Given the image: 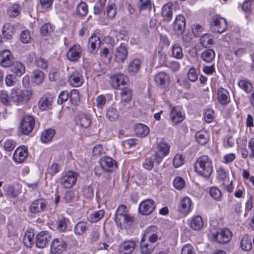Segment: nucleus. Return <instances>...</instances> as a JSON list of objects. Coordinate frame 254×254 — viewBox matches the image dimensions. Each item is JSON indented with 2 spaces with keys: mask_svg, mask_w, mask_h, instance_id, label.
<instances>
[{
  "mask_svg": "<svg viewBox=\"0 0 254 254\" xmlns=\"http://www.w3.org/2000/svg\"><path fill=\"white\" fill-rule=\"evenodd\" d=\"M104 215V211L100 210L95 212L90 215V220L92 222H96L103 217Z\"/></svg>",
  "mask_w": 254,
  "mask_h": 254,
  "instance_id": "bf43d9fd",
  "label": "nucleus"
},
{
  "mask_svg": "<svg viewBox=\"0 0 254 254\" xmlns=\"http://www.w3.org/2000/svg\"><path fill=\"white\" fill-rule=\"evenodd\" d=\"M107 14L109 17L113 18L116 14L115 5L114 3H111L107 7Z\"/></svg>",
  "mask_w": 254,
  "mask_h": 254,
  "instance_id": "680f3d73",
  "label": "nucleus"
},
{
  "mask_svg": "<svg viewBox=\"0 0 254 254\" xmlns=\"http://www.w3.org/2000/svg\"><path fill=\"white\" fill-rule=\"evenodd\" d=\"M239 87L246 93H249L252 91L253 86L249 81L241 80L239 81Z\"/></svg>",
  "mask_w": 254,
  "mask_h": 254,
  "instance_id": "de8ad7c7",
  "label": "nucleus"
},
{
  "mask_svg": "<svg viewBox=\"0 0 254 254\" xmlns=\"http://www.w3.org/2000/svg\"><path fill=\"white\" fill-rule=\"evenodd\" d=\"M76 181V178L74 173L72 171H69L63 175L60 180L61 185L64 188H70Z\"/></svg>",
  "mask_w": 254,
  "mask_h": 254,
  "instance_id": "f8f14e48",
  "label": "nucleus"
},
{
  "mask_svg": "<svg viewBox=\"0 0 254 254\" xmlns=\"http://www.w3.org/2000/svg\"><path fill=\"white\" fill-rule=\"evenodd\" d=\"M241 247L243 251H250L252 248L251 240L247 236L244 237L241 242Z\"/></svg>",
  "mask_w": 254,
  "mask_h": 254,
  "instance_id": "8fccbe9b",
  "label": "nucleus"
},
{
  "mask_svg": "<svg viewBox=\"0 0 254 254\" xmlns=\"http://www.w3.org/2000/svg\"><path fill=\"white\" fill-rule=\"evenodd\" d=\"M173 185L176 189L181 190L185 187V182L182 178L177 177L174 180Z\"/></svg>",
  "mask_w": 254,
  "mask_h": 254,
  "instance_id": "6e6d98bb",
  "label": "nucleus"
},
{
  "mask_svg": "<svg viewBox=\"0 0 254 254\" xmlns=\"http://www.w3.org/2000/svg\"><path fill=\"white\" fill-rule=\"evenodd\" d=\"M41 34L43 35H47L53 31V28L50 23H45L40 28Z\"/></svg>",
  "mask_w": 254,
  "mask_h": 254,
  "instance_id": "338daca9",
  "label": "nucleus"
},
{
  "mask_svg": "<svg viewBox=\"0 0 254 254\" xmlns=\"http://www.w3.org/2000/svg\"><path fill=\"white\" fill-rule=\"evenodd\" d=\"M76 12L80 16H85L88 12V7L86 3L81 1L76 6Z\"/></svg>",
  "mask_w": 254,
  "mask_h": 254,
  "instance_id": "49530a36",
  "label": "nucleus"
},
{
  "mask_svg": "<svg viewBox=\"0 0 254 254\" xmlns=\"http://www.w3.org/2000/svg\"><path fill=\"white\" fill-rule=\"evenodd\" d=\"M186 27V20L183 15H178L176 16L174 23V28L178 34H182L185 30Z\"/></svg>",
  "mask_w": 254,
  "mask_h": 254,
  "instance_id": "aec40b11",
  "label": "nucleus"
},
{
  "mask_svg": "<svg viewBox=\"0 0 254 254\" xmlns=\"http://www.w3.org/2000/svg\"><path fill=\"white\" fill-rule=\"evenodd\" d=\"M155 207L154 200L147 199L141 202L138 207V211L142 215H150L154 211Z\"/></svg>",
  "mask_w": 254,
  "mask_h": 254,
  "instance_id": "423d86ee",
  "label": "nucleus"
},
{
  "mask_svg": "<svg viewBox=\"0 0 254 254\" xmlns=\"http://www.w3.org/2000/svg\"><path fill=\"white\" fill-rule=\"evenodd\" d=\"M127 207L125 205H120L115 213V220L118 226L122 227V224L131 225L134 221V218L127 213Z\"/></svg>",
  "mask_w": 254,
  "mask_h": 254,
  "instance_id": "f03ea898",
  "label": "nucleus"
},
{
  "mask_svg": "<svg viewBox=\"0 0 254 254\" xmlns=\"http://www.w3.org/2000/svg\"><path fill=\"white\" fill-rule=\"evenodd\" d=\"M88 223L85 221H79L75 226L74 232L76 235H82L87 229Z\"/></svg>",
  "mask_w": 254,
  "mask_h": 254,
  "instance_id": "2f4dec72",
  "label": "nucleus"
},
{
  "mask_svg": "<svg viewBox=\"0 0 254 254\" xmlns=\"http://www.w3.org/2000/svg\"><path fill=\"white\" fill-rule=\"evenodd\" d=\"M212 239L219 244H225L229 242L232 237V232L228 229H220L212 233Z\"/></svg>",
  "mask_w": 254,
  "mask_h": 254,
  "instance_id": "20e7f679",
  "label": "nucleus"
},
{
  "mask_svg": "<svg viewBox=\"0 0 254 254\" xmlns=\"http://www.w3.org/2000/svg\"><path fill=\"white\" fill-rule=\"evenodd\" d=\"M101 41L100 38L93 34L89 39L88 50L93 54H95L100 47Z\"/></svg>",
  "mask_w": 254,
  "mask_h": 254,
  "instance_id": "6ab92c4d",
  "label": "nucleus"
},
{
  "mask_svg": "<svg viewBox=\"0 0 254 254\" xmlns=\"http://www.w3.org/2000/svg\"><path fill=\"white\" fill-rule=\"evenodd\" d=\"M20 6L17 4H14L7 10V14L9 17H15L17 16L20 11Z\"/></svg>",
  "mask_w": 254,
  "mask_h": 254,
  "instance_id": "603ef678",
  "label": "nucleus"
},
{
  "mask_svg": "<svg viewBox=\"0 0 254 254\" xmlns=\"http://www.w3.org/2000/svg\"><path fill=\"white\" fill-rule=\"evenodd\" d=\"M106 117L110 121H114L119 117V112L113 107L109 108L106 113Z\"/></svg>",
  "mask_w": 254,
  "mask_h": 254,
  "instance_id": "09e8293b",
  "label": "nucleus"
},
{
  "mask_svg": "<svg viewBox=\"0 0 254 254\" xmlns=\"http://www.w3.org/2000/svg\"><path fill=\"white\" fill-rule=\"evenodd\" d=\"M172 52L173 56L177 59H180L183 57L182 47L178 44L173 46Z\"/></svg>",
  "mask_w": 254,
  "mask_h": 254,
  "instance_id": "3c124183",
  "label": "nucleus"
},
{
  "mask_svg": "<svg viewBox=\"0 0 254 254\" xmlns=\"http://www.w3.org/2000/svg\"><path fill=\"white\" fill-rule=\"evenodd\" d=\"M209 193L211 197L216 200H219L222 196L220 190L216 187H212L210 190Z\"/></svg>",
  "mask_w": 254,
  "mask_h": 254,
  "instance_id": "5fc2aeb1",
  "label": "nucleus"
},
{
  "mask_svg": "<svg viewBox=\"0 0 254 254\" xmlns=\"http://www.w3.org/2000/svg\"><path fill=\"white\" fill-rule=\"evenodd\" d=\"M203 226V222L200 216L194 217L190 222V227L195 231L200 230Z\"/></svg>",
  "mask_w": 254,
  "mask_h": 254,
  "instance_id": "58836bf2",
  "label": "nucleus"
},
{
  "mask_svg": "<svg viewBox=\"0 0 254 254\" xmlns=\"http://www.w3.org/2000/svg\"><path fill=\"white\" fill-rule=\"evenodd\" d=\"M195 137L200 145H204L209 140V135L206 131L204 130L197 131L195 134Z\"/></svg>",
  "mask_w": 254,
  "mask_h": 254,
  "instance_id": "4c0bfd02",
  "label": "nucleus"
},
{
  "mask_svg": "<svg viewBox=\"0 0 254 254\" xmlns=\"http://www.w3.org/2000/svg\"><path fill=\"white\" fill-rule=\"evenodd\" d=\"M28 155L27 149L24 146L19 147L14 152L13 159L15 162L21 163L25 161Z\"/></svg>",
  "mask_w": 254,
  "mask_h": 254,
  "instance_id": "4468645a",
  "label": "nucleus"
},
{
  "mask_svg": "<svg viewBox=\"0 0 254 254\" xmlns=\"http://www.w3.org/2000/svg\"><path fill=\"white\" fill-rule=\"evenodd\" d=\"M170 146L162 139L158 142L157 152L166 156L169 153Z\"/></svg>",
  "mask_w": 254,
  "mask_h": 254,
  "instance_id": "ea45409f",
  "label": "nucleus"
},
{
  "mask_svg": "<svg viewBox=\"0 0 254 254\" xmlns=\"http://www.w3.org/2000/svg\"><path fill=\"white\" fill-rule=\"evenodd\" d=\"M68 98H69V93L66 91H63L59 95L58 103L62 105L64 102L66 101Z\"/></svg>",
  "mask_w": 254,
  "mask_h": 254,
  "instance_id": "052dcab7",
  "label": "nucleus"
},
{
  "mask_svg": "<svg viewBox=\"0 0 254 254\" xmlns=\"http://www.w3.org/2000/svg\"><path fill=\"white\" fill-rule=\"evenodd\" d=\"M79 121L80 126L84 128L88 127L91 123L90 116L85 114H81L79 115Z\"/></svg>",
  "mask_w": 254,
  "mask_h": 254,
  "instance_id": "79ce46f5",
  "label": "nucleus"
},
{
  "mask_svg": "<svg viewBox=\"0 0 254 254\" xmlns=\"http://www.w3.org/2000/svg\"><path fill=\"white\" fill-rule=\"evenodd\" d=\"M34 234L32 229L28 230L25 232L23 238V243L28 248H31L33 244V238Z\"/></svg>",
  "mask_w": 254,
  "mask_h": 254,
  "instance_id": "c9c22d12",
  "label": "nucleus"
},
{
  "mask_svg": "<svg viewBox=\"0 0 254 254\" xmlns=\"http://www.w3.org/2000/svg\"><path fill=\"white\" fill-rule=\"evenodd\" d=\"M55 133V130L48 129L43 131L42 133L41 139L43 143L49 142L53 137Z\"/></svg>",
  "mask_w": 254,
  "mask_h": 254,
  "instance_id": "a19ab883",
  "label": "nucleus"
},
{
  "mask_svg": "<svg viewBox=\"0 0 254 254\" xmlns=\"http://www.w3.org/2000/svg\"><path fill=\"white\" fill-rule=\"evenodd\" d=\"M51 239V237L47 232H40L36 236V245L37 247L43 249L46 246Z\"/></svg>",
  "mask_w": 254,
  "mask_h": 254,
  "instance_id": "ddd939ff",
  "label": "nucleus"
},
{
  "mask_svg": "<svg viewBox=\"0 0 254 254\" xmlns=\"http://www.w3.org/2000/svg\"><path fill=\"white\" fill-rule=\"evenodd\" d=\"M69 100L71 104L77 106L80 103L79 92L76 89L71 90L69 93Z\"/></svg>",
  "mask_w": 254,
  "mask_h": 254,
  "instance_id": "c03bdc74",
  "label": "nucleus"
},
{
  "mask_svg": "<svg viewBox=\"0 0 254 254\" xmlns=\"http://www.w3.org/2000/svg\"><path fill=\"white\" fill-rule=\"evenodd\" d=\"M195 172L205 178H209L213 172L211 159L206 155L200 156L194 164Z\"/></svg>",
  "mask_w": 254,
  "mask_h": 254,
  "instance_id": "f257e3e1",
  "label": "nucleus"
},
{
  "mask_svg": "<svg viewBox=\"0 0 254 254\" xmlns=\"http://www.w3.org/2000/svg\"><path fill=\"white\" fill-rule=\"evenodd\" d=\"M211 25L214 27V31L219 33L223 32L227 27V22L225 19L219 16L213 18Z\"/></svg>",
  "mask_w": 254,
  "mask_h": 254,
  "instance_id": "9b49d317",
  "label": "nucleus"
},
{
  "mask_svg": "<svg viewBox=\"0 0 254 254\" xmlns=\"http://www.w3.org/2000/svg\"><path fill=\"white\" fill-rule=\"evenodd\" d=\"M76 198L74 192L71 190L67 191L64 197V199L66 203H69L74 200Z\"/></svg>",
  "mask_w": 254,
  "mask_h": 254,
  "instance_id": "13d9d810",
  "label": "nucleus"
},
{
  "mask_svg": "<svg viewBox=\"0 0 254 254\" xmlns=\"http://www.w3.org/2000/svg\"><path fill=\"white\" fill-rule=\"evenodd\" d=\"M31 36L29 31L27 30H24L21 33L20 40L21 42L24 44L28 43L31 40Z\"/></svg>",
  "mask_w": 254,
  "mask_h": 254,
  "instance_id": "4d7b16f0",
  "label": "nucleus"
},
{
  "mask_svg": "<svg viewBox=\"0 0 254 254\" xmlns=\"http://www.w3.org/2000/svg\"><path fill=\"white\" fill-rule=\"evenodd\" d=\"M121 96V101L127 103L131 100V93L129 89L123 88L120 93Z\"/></svg>",
  "mask_w": 254,
  "mask_h": 254,
  "instance_id": "a18cd8bd",
  "label": "nucleus"
},
{
  "mask_svg": "<svg viewBox=\"0 0 254 254\" xmlns=\"http://www.w3.org/2000/svg\"><path fill=\"white\" fill-rule=\"evenodd\" d=\"M13 26L9 23L5 24L2 29V34L3 38L5 39H11L13 34Z\"/></svg>",
  "mask_w": 254,
  "mask_h": 254,
  "instance_id": "37998d69",
  "label": "nucleus"
},
{
  "mask_svg": "<svg viewBox=\"0 0 254 254\" xmlns=\"http://www.w3.org/2000/svg\"><path fill=\"white\" fill-rule=\"evenodd\" d=\"M173 7L172 3H167L162 8V16L164 20L169 22L172 19L173 16Z\"/></svg>",
  "mask_w": 254,
  "mask_h": 254,
  "instance_id": "b1692460",
  "label": "nucleus"
},
{
  "mask_svg": "<svg viewBox=\"0 0 254 254\" xmlns=\"http://www.w3.org/2000/svg\"><path fill=\"white\" fill-rule=\"evenodd\" d=\"M151 8V3L150 0H140L139 9L140 10L149 9Z\"/></svg>",
  "mask_w": 254,
  "mask_h": 254,
  "instance_id": "0e129e2a",
  "label": "nucleus"
},
{
  "mask_svg": "<svg viewBox=\"0 0 254 254\" xmlns=\"http://www.w3.org/2000/svg\"><path fill=\"white\" fill-rule=\"evenodd\" d=\"M184 159L181 154H177L173 159V165L175 167H179L184 164Z\"/></svg>",
  "mask_w": 254,
  "mask_h": 254,
  "instance_id": "e2e57ef3",
  "label": "nucleus"
},
{
  "mask_svg": "<svg viewBox=\"0 0 254 254\" xmlns=\"http://www.w3.org/2000/svg\"><path fill=\"white\" fill-rule=\"evenodd\" d=\"M155 246L151 244L145 243L144 238H142L140 242V252L142 254H150L154 250Z\"/></svg>",
  "mask_w": 254,
  "mask_h": 254,
  "instance_id": "7c9ffc66",
  "label": "nucleus"
},
{
  "mask_svg": "<svg viewBox=\"0 0 254 254\" xmlns=\"http://www.w3.org/2000/svg\"><path fill=\"white\" fill-rule=\"evenodd\" d=\"M69 82L72 86L78 87L82 84L83 80L79 73L73 72L69 77Z\"/></svg>",
  "mask_w": 254,
  "mask_h": 254,
  "instance_id": "473e14b6",
  "label": "nucleus"
},
{
  "mask_svg": "<svg viewBox=\"0 0 254 254\" xmlns=\"http://www.w3.org/2000/svg\"><path fill=\"white\" fill-rule=\"evenodd\" d=\"M10 66L11 71L18 76L22 75L25 71V66L20 62L13 61Z\"/></svg>",
  "mask_w": 254,
  "mask_h": 254,
  "instance_id": "c85d7f7f",
  "label": "nucleus"
},
{
  "mask_svg": "<svg viewBox=\"0 0 254 254\" xmlns=\"http://www.w3.org/2000/svg\"><path fill=\"white\" fill-rule=\"evenodd\" d=\"M35 125V120L30 116L24 117L21 121L20 128L24 134H28L33 130Z\"/></svg>",
  "mask_w": 254,
  "mask_h": 254,
  "instance_id": "0eeeda50",
  "label": "nucleus"
},
{
  "mask_svg": "<svg viewBox=\"0 0 254 254\" xmlns=\"http://www.w3.org/2000/svg\"><path fill=\"white\" fill-rule=\"evenodd\" d=\"M191 201L189 197H185L181 201L178 207L179 211L184 214H187L191 206Z\"/></svg>",
  "mask_w": 254,
  "mask_h": 254,
  "instance_id": "a878e982",
  "label": "nucleus"
},
{
  "mask_svg": "<svg viewBox=\"0 0 254 254\" xmlns=\"http://www.w3.org/2000/svg\"><path fill=\"white\" fill-rule=\"evenodd\" d=\"M156 227L154 226H151L148 227L145 231L144 236L142 238L144 240L146 238H148L149 242L151 243H154L156 242L158 239V237L157 234L155 233Z\"/></svg>",
  "mask_w": 254,
  "mask_h": 254,
  "instance_id": "bb28decb",
  "label": "nucleus"
},
{
  "mask_svg": "<svg viewBox=\"0 0 254 254\" xmlns=\"http://www.w3.org/2000/svg\"><path fill=\"white\" fill-rule=\"evenodd\" d=\"M215 53L210 49H206L202 52L201 54V59L206 63L212 62L215 58Z\"/></svg>",
  "mask_w": 254,
  "mask_h": 254,
  "instance_id": "f704fd0d",
  "label": "nucleus"
},
{
  "mask_svg": "<svg viewBox=\"0 0 254 254\" xmlns=\"http://www.w3.org/2000/svg\"><path fill=\"white\" fill-rule=\"evenodd\" d=\"M181 254H195L193 248L189 244H186L182 249Z\"/></svg>",
  "mask_w": 254,
  "mask_h": 254,
  "instance_id": "774afa93",
  "label": "nucleus"
},
{
  "mask_svg": "<svg viewBox=\"0 0 254 254\" xmlns=\"http://www.w3.org/2000/svg\"><path fill=\"white\" fill-rule=\"evenodd\" d=\"M102 169L107 172H112L117 168V163L112 158L105 157L100 160Z\"/></svg>",
  "mask_w": 254,
  "mask_h": 254,
  "instance_id": "9d476101",
  "label": "nucleus"
},
{
  "mask_svg": "<svg viewBox=\"0 0 254 254\" xmlns=\"http://www.w3.org/2000/svg\"><path fill=\"white\" fill-rule=\"evenodd\" d=\"M127 77L122 73L116 74L111 77L112 86L115 88H118L120 85L126 83Z\"/></svg>",
  "mask_w": 254,
  "mask_h": 254,
  "instance_id": "5701e85b",
  "label": "nucleus"
},
{
  "mask_svg": "<svg viewBox=\"0 0 254 254\" xmlns=\"http://www.w3.org/2000/svg\"><path fill=\"white\" fill-rule=\"evenodd\" d=\"M135 243L132 240H128L124 242L119 246V253L120 254H131L135 247Z\"/></svg>",
  "mask_w": 254,
  "mask_h": 254,
  "instance_id": "2eb2a0df",
  "label": "nucleus"
},
{
  "mask_svg": "<svg viewBox=\"0 0 254 254\" xmlns=\"http://www.w3.org/2000/svg\"><path fill=\"white\" fill-rule=\"evenodd\" d=\"M217 178L222 183V185L229 192H232L233 189L232 186V181H230L227 177V174L225 170L219 167L217 170Z\"/></svg>",
  "mask_w": 254,
  "mask_h": 254,
  "instance_id": "39448f33",
  "label": "nucleus"
},
{
  "mask_svg": "<svg viewBox=\"0 0 254 254\" xmlns=\"http://www.w3.org/2000/svg\"><path fill=\"white\" fill-rule=\"evenodd\" d=\"M47 205V201L44 199H37L30 204L29 210L32 214L41 213L45 210Z\"/></svg>",
  "mask_w": 254,
  "mask_h": 254,
  "instance_id": "6e6552de",
  "label": "nucleus"
},
{
  "mask_svg": "<svg viewBox=\"0 0 254 254\" xmlns=\"http://www.w3.org/2000/svg\"><path fill=\"white\" fill-rule=\"evenodd\" d=\"M141 63L138 59L132 61L128 65V71L132 74L136 73L140 68Z\"/></svg>",
  "mask_w": 254,
  "mask_h": 254,
  "instance_id": "e433bc0d",
  "label": "nucleus"
},
{
  "mask_svg": "<svg viewBox=\"0 0 254 254\" xmlns=\"http://www.w3.org/2000/svg\"><path fill=\"white\" fill-rule=\"evenodd\" d=\"M53 98L51 95H43L38 102L39 108L42 110H46L51 108Z\"/></svg>",
  "mask_w": 254,
  "mask_h": 254,
  "instance_id": "a211bd4d",
  "label": "nucleus"
},
{
  "mask_svg": "<svg viewBox=\"0 0 254 254\" xmlns=\"http://www.w3.org/2000/svg\"><path fill=\"white\" fill-rule=\"evenodd\" d=\"M156 83L162 87H165L169 83V77L165 72H160L155 76Z\"/></svg>",
  "mask_w": 254,
  "mask_h": 254,
  "instance_id": "4be33fe9",
  "label": "nucleus"
},
{
  "mask_svg": "<svg viewBox=\"0 0 254 254\" xmlns=\"http://www.w3.org/2000/svg\"><path fill=\"white\" fill-rule=\"evenodd\" d=\"M13 62V56L9 50H3L0 53V65L8 67L11 65Z\"/></svg>",
  "mask_w": 254,
  "mask_h": 254,
  "instance_id": "dca6fc26",
  "label": "nucleus"
},
{
  "mask_svg": "<svg viewBox=\"0 0 254 254\" xmlns=\"http://www.w3.org/2000/svg\"><path fill=\"white\" fill-rule=\"evenodd\" d=\"M170 119L175 124L181 123L185 119L184 115L180 111L176 108H173L170 112Z\"/></svg>",
  "mask_w": 254,
  "mask_h": 254,
  "instance_id": "cd10ccee",
  "label": "nucleus"
},
{
  "mask_svg": "<svg viewBox=\"0 0 254 254\" xmlns=\"http://www.w3.org/2000/svg\"><path fill=\"white\" fill-rule=\"evenodd\" d=\"M35 65L43 69H46L48 66V61L41 57L36 58L35 60Z\"/></svg>",
  "mask_w": 254,
  "mask_h": 254,
  "instance_id": "864d4df0",
  "label": "nucleus"
},
{
  "mask_svg": "<svg viewBox=\"0 0 254 254\" xmlns=\"http://www.w3.org/2000/svg\"><path fill=\"white\" fill-rule=\"evenodd\" d=\"M134 131L137 136L144 137L146 136L149 133V128L145 125L138 124L134 127Z\"/></svg>",
  "mask_w": 254,
  "mask_h": 254,
  "instance_id": "c756f323",
  "label": "nucleus"
},
{
  "mask_svg": "<svg viewBox=\"0 0 254 254\" xmlns=\"http://www.w3.org/2000/svg\"><path fill=\"white\" fill-rule=\"evenodd\" d=\"M82 48L79 45H74L69 49L66 53L68 60L74 62L78 60L81 57Z\"/></svg>",
  "mask_w": 254,
  "mask_h": 254,
  "instance_id": "f3484780",
  "label": "nucleus"
},
{
  "mask_svg": "<svg viewBox=\"0 0 254 254\" xmlns=\"http://www.w3.org/2000/svg\"><path fill=\"white\" fill-rule=\"evenodd\" d=\"M32 81L37 85H41L44 81L45 75L43 71L36 69L33 71L32 74Z\"/></svg>",
  "mask_w": 254,
  "mask_h": 254,
  "instance_id": "72a5a7b5",
  "label": "nucleus"
},
{
  "mask_svg": "<svg viewBox=\"0 0 254 254\" xmlns=\"http://www.w3.org/2000/svg\"><path fill=\"white\" fill-rule=\"evenodd\" d=\"M93 189L90 186H86L83 189V195L87 198H91L93 196Z\"/></svg>",
  "mask_w": 254,
  "mask_h": 254,
  "instance_id": "69168bd1",
  "label": "nucleus"
},
{
  "mask_svg": "<svg viewBox=\"0 0 254 254\" xmlns=\"http://www.w3.org/2000/svg\"><path fill=\"white\" fill-rule=\"evenodd\" d=\"M67 247V244L62 239H55L51 244V254H61L65 251Z\"/></svg>",
  "mask_w": 254,
  "mask_h": 254,
  "instance_id": "1a4fd4ad",
  "label": "nucleus"
},
{
  "mask_svg": "<svg viewBox=\"0 0 254 254\" xmlns=\"http://www.w3.org/2000/svg\"><path fill=\"white\" fill-rule=\"evenodd\" d=\"M127 48L121 45L117 48L115 53V59L118 63H123L127 56Z\"/></svg>",
  "mask_w": 254,
  "mask_h": 254,
  "instance_id": "412c9836",
  "label": "nucleus"
},
{
  "mask_svg": "<svg viewBox=\"0 0 254 254\" xmlns=\"http://www.w3.org/2000/svg\"><path fill=\"white\" fill-rule=\"evenodd\" d=\"M218 102L222 105L229 103L230 97L227 90L223 88H220L217 91Z\"/></svg>",
  "mask_w": 254,
  "mask_h": 254,
  "instance_id": "393cba45",
  "label": "nucleus"
},
{
  "mask_svg": "<svg viewBox=\"0 0 254 254\" xmlns=\"http://www.w3.org/2000/svg\"><path fill=\"white\" fill-rule=\"evenodd\" d=\"M32 95L31 90H23L17 88L12 89L10 98L12 101L17 104H24L28 102Z\"/></svg>",
  "mask_w": 254,
  "mask_h": 254,
  "instance_id": "7ed1b4c3",
  "label": "nucleus"
}]
</instances>
